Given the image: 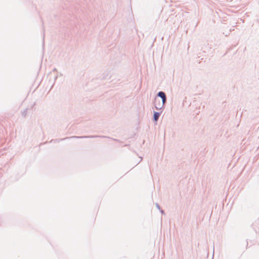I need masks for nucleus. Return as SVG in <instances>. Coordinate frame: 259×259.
I'll return each mask as SVG.
<instances>
[{
	"mask_svg": "<svg viewBox=\"0 0 259 259\" xmlns=\"http://www.w3.org/2000/svg\"><path fill=\"white\" fill-rule=\"evenodd\" d=\"M158 95L162 99V100L160 101L159 99L156 98H155L154 104L155 108L159 110L163 108L166 101V96L165 93L162 92H159Z\"/></svg>",
	"mask_w": 259,
	"mask_h": 259,
	"instance_id": "1",
	"label": "nucleus"
},
{
	"mask_svg": "<svg viewBox=\"0 0 259 259\" xmlns=\"http://www.w3.org/2000/svg\"><path fill=\"white\" fill-rule=\"evenodd\" d=\"M160 114L158 112H154V119L155 121H157L159 117Z\"/></svg>",
	"mask_w": 259,
	"mask_h": 259,
	"instance_id": "2",
	"label": "nucleus"
}]
</instances>
